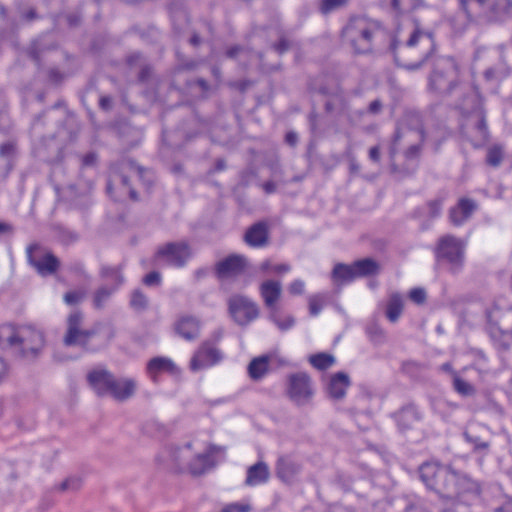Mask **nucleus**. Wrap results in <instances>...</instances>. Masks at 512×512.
I'll return each instance as SVG.
<instances>
[{"mask_svg":"<svg viewBox=\"0 0 512 512\" xmlns=\"http://www.w3.org/2000/svg\"><path fill=\"white\" fill-rule=\"evenodd\" d=\"M224 451L225 449L221 446L191 439L181 446L165 447L159 453L157 460L171 468L201 475L215 466L214 455Z\"/></svg>","mask_w":512,"mask_h":512,"instance_id":"nucleus-1","label":"nucleus"},{"mask_svg":"<svg viewBox=\"0 0 512 512\" xmlns=\"http://www.w3.org/2000/svg\"><path fill=\"white\" fill-rule=\"evenodd\" d=\"M456 108L460 112V130L474 147H482L490 138L486 121V111L478 92L467 87L463 98L457 103Z\"/></svg>","mask_w":512,"mask_h":512,"instance_id":"nucleus-2","label":"nucleus"},{"mask_svg":"<svg viewBox=\"0 0 512 512\" xmlns=\"http://www.w3.org/2000/svg\"><path fill=\"white\" fill-rule=\"evenodd\" d=\"M45 346L44 333L31 325H0V347L28 360L37 358Z\"/></svg>","mask_w":512,"mask_h":512,"instance_id":"nucleus-3","label":"nucleus"},{"mask_svg":"<svg viewBox=\"0 0 512 512\" xmlns=\"http://www.w3.org/2000/svg\"><path fill=\"white\" fill-rule=\"evenodd\" d=\"M392 51L398 66L417 70L433 57L434 38L431 33L415 29L405 43H393Z\"/></svg>","mask_w":512,"mask_h":512,"instance_id":"nucleus-4","label":"nucleus"},{"mask_svg":"<svg viewBox=\"0 0 512 512\" xmlns=\"http://www.w3.org/2000/svg\"><path fill=\"white\" fill-rule=\"evenodd\" d=\"M97 337L95 328H85V315L80 310L70 312L65 321L63 344L67 347H80L84 351L95 352L102 346L92 342Z\"/></svg>","mask_w":512,"mask_h":512,"instance_id":"nucleus-5","label":"nucleus"},{"mask_svg":"<svg viewBox=\"0 0 512 512\" xmlns=\"http://www.w3.org/2000/svg\"><path fill=\"white\" fill-rule=\"evenodd\" d=\"M380 31L378 22L366 17H353L342 31L343 39L357 53H366L372 49V41Z\"/></svg>","mask_w":512,"mask_h":512,"instance_id":"nucleus-6","label":"nucleus"},{"mask_svg":"<svg viewBox=\"0 0 512 512\" xmlns=\"http://www.w3.org/2000/svg\"><path fill=\"white\" fill-rule=\"evenodd\" d=\"M87 380L98 396L111 395L117 401L128 398V380L117 379L105 368H95L87 374Z\"/></svg>","mask_w":512,"mask_h":512,"instance_id":"nucleus-7","label":"nucleus"},{"mask_svg":"<svg viewBox=\"0 0 512 512\" xmlns=\"http://www.w3.org/2000/svg\"><path fill=\"white\" fill-rule=\"evenodd\" d=\"M435 256L440 265L453 273H459L464 266L465 242L452 235H445L438 240Z\"/></svg>","mask_w":512,"mask_h":512,"instance_id":"nucleus-8","label":"nucleus"},{"mask_svg":"<svg viewBox=\"0 0 512 512\" xmlns=\"http://www.w3.org/2000/svg\"><path fill=\"white\" fill-rule=\"evenodd\" d=\"M458 67L454 59L439 57L434 62V69L429 77V87L439 94H449L457 86Z\"/></svg>","mask_w":512,"mask_h":512,"instance_id":"nucleus-9","label":"nucleus"},{"mask_svg":"<svg viewBox=\"0 0 512 512\" xmlns=\"http://www.w3.org/2000/svg\"><path fill=\"white\" fill-rule=\"evenodd\" d=\"M454 469L436 462H425L419 467V475L425 486L445 498L452 490L451 479Z\"/></svg>","mask_w":512,"mask_h":512,"instance_id":"nucleus-10","label":"nucleus"},{"mask_svg":"<svg viewBox=\"0 0 512 512\" xmlns=\"http://www.w3.org/2000/svg\"><path fill=\"white\" fill-rule=\"evenodd\" d=\"M451 484L452 490L446 493L445 498H455L468 504L470 501L478 498L481 494L480 483L466 473L454 470Z\"/></svg>","mask_w":512,"mask_h":512,"instance_id":"nucleus-11","label":"nucleus"},{"mask_svg":"<svg viewBox=\"0 0 512 512\" xmlns=\"http://www.w3.org/2000/svg\"><path fill=\"white\" fill-rule=\"evenodd\" d=\"M190 257V246L184 241L166 243L160 246L155 254L157 262L178 268L185 266Z\"/></svg>","mask_w":512,"mask_h":512,"instance_id":"nucleus-12","label":"nucleus"},{"mask_svg":"<svg viewBox=\"0 0 512 512\" xmlns=\"http://www.w3.org/2000/svg\"><path fill=\"white\" fill-rule=\"evenodd\" d=\"M229 313L233 320L245 326L259 316L258 305L246 296L235 295L228 301Z\"/></svg>","mask_w":512,"mask_h":512,"instance_id":"nucleus-13","label":"nucleus"},{"mask_svg":"<svg viewBox=\"0 0 512 512\" xmlns=\"http://www.w3.org/2000/svg\"><path fill=\"white\" fill-rule=\"evenodd\" d=\"M28 263L42 276L55 273L59 267L58 259L46 252L40 245L31 244L26 249Z\"/></svg>","mask_w":512,"mask_h":512,"instance_id":"nucleus-14","label":"nucleus"},{"mask_svg":"<svg viewBox=\"0 0 512 512\" xmlns=\"http://www.w3.org/2000/svg\"><path fill=\"white\" fill-rule=\"evenodd\" d=\"M222 359L221 351L211 342H203L190 360V369L194 372L211 367Z\"/></svg>","mask_w":512,"mask_h":512,"instance_id":"nucleus-15","label":"nucleus"},{"mask_svg":"<svg viewBox=\"0 0 512 512\" xmlns=\"http://www.w3.org/2000/svg\"><path fill=\"white\" fill-rule=\"evenodd\" d=\"M101 276L105 280H111L113 285L109 287L102 286L96 291L94 295V306L96 308H102L115 290L124 283V276L118 268L103 267Z\"/></svg>","mask_w":512,"mask_h":512,"instance_id":"nucleus-16","label":"nucleus"},{"mask_svg":"<svg viewBox=\"0 0 512 512\" xmlns=\"http://www.w3.org/2000/svg\"><path fill=\"white\" fill-rule=\"evenodd\" d=\"M313 394L311 381L306 373L299 372L289 378V396L298 404L305 403Z\"/></svg>","mask_w":512,"mask_h":512,"instance_id":"nucleus-17","label":"nucleus"},{"mask_svg":"<svg viewBox=\"0 0 512 512\" xmlns=\"http://www.w3.org/2000/svg\"><path fill=\"white\" fill-rule=\"evenodd\" d=\"M246 258L242 255L232 254L215 265L218 278H226L241 273L246 267Z\"/></svg>","mask_w":512,"mask_h":512,"instance_id":"nucleus-18","label":"nucleus"},{"mask_svg":"<svg viewBox=\"0 0 512 512\" xmlns=\"http://www.w3.org/2000/svg\"><path fill=\"white\" fill-rule=\"evenodd\" d=\"M176 333L187 341H193L200 335L201 322L192 315H182L174 325Z\"/></svg>","mask_w":512,"mask_h":512,"instance_id":"nucleus-19","label":"nucleus"},{"mask_svg":"<svg viewBox=\"0 0 512 512\" xmlns=\"http://www.w3.org/2000/svg\"><path fill=\"white\" fill-rule=\"evenodd\" d=\"M259 293L269 313L277 311V303L282 295L281 283L276 280H266L261 283Z\"/></svg>","mask_w":512,"mask_h":512,"instance_id":"nucleus-20","label":"nucleus"},{"mask_svg":"<svg viewBox=\"0 0 512 512\" xmlns=\"http://www.w3.org/2000/svg\"><path fill=\"white\" fill-rule=\"evenodd\" d=\"M247 245L254 248L264 247L268 243V227L264 222H258L249 227L244 235Z\"/></svg>","mask_w":512,"mask_h":512,"instance_id":"nucleus-21","label":"nucleus"},{"mask_svg":"<svg viewBox=\"0 0 512 512\" xmlns=\"http://www.w3.org/2000/svg\"><path fill=\"white\" fill-rule=\"evenodd\" d=\"M476 203L468 198H462L459 200L457 206L450 209V220L451 222L459 226L463 224L475 211Z\"/></svg>","mask_w":512,"mask_h":512,"instance_id":"nucleus-22","label":"nucleus"},{"mask_svg":"<svg viewBox=\"0 0 512 512\" xmlns=\"http://www.w3.org/2000/svg\"><path fill=\"white\" fill-rule=\"evenodd\" d=\"M350 385L349 376L344 372L335 373L327 384V393L334 400L342 399Z\"/></svg>","mask_w":512,"mask_h":512,"instance_id":"nucleus-23","label":"nucleus"},{"mask_svg":"<svg viewBox=\"0 0 512 512\" xmlns=\"http://www.w3.org/2000/svg\"><path fill=\"white\" fill-rule=\"evenodd\" d=\"M489 322L488 332L491 339L501 349H508L512 344V329L503 330L498 324L492 322V312L487 313Z\"/></svg>","mask_w":512,"mask_h":512,"instance_id":"nucleus-24","label":"nucleus"},{"mask_svg":"<svg viewBox=\"0 0 512 512\" xmlns=\"http://www.w3.org/2000/svg\"><path fill=\"white\" fill-rule=\"evenodd\" d=\"M395 419L398 428L402 432H405L414 427L415 423H417L421 419V415L415 406L409 405L399 410L395 414Z\"/></svg>","mask_w":512,"mask_h":512,"instance_id":"nucleus-25","label":"nucleus"},{"mask_svg":"<svg viewBox=\"0 0 512 512\" xmlns=\"http://www.w3.org/2000/svg\"><path fill=\"white\" fill-rule=\"evenodd\" d=\"M269 475L268 466L264 462H257L248 468L245 485L257 486L266 483Z\"/></svg>","mask_w":512,"mask_h":512,"instance_id":"nucleus-26","label":"nucleus"},{"mask_svg":"<svg viewBox=\"0 0 512 512\" xmlns=\"http://www.w3.org/2000/svg\"><path fill=\"white\" fill-rule=\"evenodd\" d=\"M175 370V364L167 357L152 358L147 364V372L153 381H156L157 374L162 372L174 373Z\"/></svg>","mask_w":512,"mask_h":512,"instance_id":"nucleus-27","label":"nucleus"},{"mask_svg":"<svg viewBox=\"0 0 512 512\" xmlns=\"http://www.w3.org/2000/svg\"><path fill=\"white\" fill-rule=\"evenodd\" d=\"M403 307L404 301L402 295L398 292L391 293L386 304L385 315L387 319L391 323L397 322L402 315Z\"/></svg>","mask_w":512,"mask_h":512,"instance_id":"nucleus-28","label":"nucleus"},{"mask_svg":"<svg viewBox=\"0 0 512 512\" xmlns=\"http://www.w3.org/2000/svg\"><path fill=\"white\" fill-rule=\"evenodd\" d=\"M55 47V43L51 37L44 36L33 41L27 52L36 63H39L42 54L50 49H54Z\"/></svg>","mask_w":512,"mask_h":512,"instance_id":"nucleus-29","label":"nucleus"},{"mask_svg":"<svg viewBox=\"0 0 512 512\" xmlns=\"http://www.w3.org/2000/svg\"><path fill=\"white\" fill-rule=\"evenodd\" d=\"M332 280L337 285L350 283L356 279L353 265L338 263L334 266L331 274Z\"/></svg>","mask_w":512,"mask_h":512,"instance_id":"nucleus-30","label":"nucleus"},{"mask_svg":"<svg viewBox=\"0 0 512 512\" xmlns=\"http://www.w3.org/2000/svg\"><path fill=\"white\" fill-rule=\"evenodd\" d=\"M277 475L285 482H290L300 472V467L288 458L281 457L277 462Z\"/></svg>","mask_w":512,"mask_h":512,"instance_id":"nucleus-31","label":"nucleus"},{"mask_svg":"<svg viewBox=\"0 0 512 512\" xmlns=\"http://www.w3.org/2000/svg\"><path fill=\"white\" fill-rule=\"evenodd\" d=\"M352 265L356 278L376 275L379 272L378 263L371 258L357 260Z\"/></svg>","mask_w":512,"mask_h":512,"instance_id":"nucleus-32","label":"nucleus"},{"mask_svg":"<svg viewBox=\"0 0 512 512\" xmlns=\"http://www.w3.org/2000/svg\"><path fill=\"white\" fill-rule=\"evenodd\" d=\"M268 365V356L262 355L260 357L254 358L248 366L249 376L254 380L261 379L267 373Z\"/></svg>","mask_w":512,"mask_h":512,"instance_id":"nucleus-33","label":"nucleus"},{"mask_svg":"<svg viewBox=\"0 0 512 512\" xmlns=\"http://www.w3.org/2000/svg\"><path fill=\"white\" fill-rule=\"evenodd\" d=\"M365 332L370 339V341L374 344H382L386 340V333L383 328L379 325L376 318H371L365 327Z\"/></svg>","mask_w":512,"mask_h":512,"instance_id":"nucleus-34","label":"nucleus"},{"mask_svg":"<svg viewBox=\"0 0 512 512\" xmlns=\"http://www.w3.org/2000/svg\"><path fill=\"white\" fill-rule=\"evenodd\" d=\"M452 386L453 389L463 397H470L476 394L474 385L461 378L457 372H453Z\"/></svg>","mask_w":512,"mask_h":512,"instance_id":"nucleus-35","label":"nucleus"},{"mask_svg":"<svg viewBox=\"0 0 512 512\" xmlns=\"http://www.w3.org/2000/svg\"><path fill=\"white\" fill-rule=\"evenodd\" d=\"M17 155V144L8 141L0 145V158L6 163L7 173L13 168V160Z\"/></svg>","mask_w":512,"mask_h":512,"instance_id":"nucleus-36","label":"nucleus"},{"mask_svg":"<svg viewBox=\"0 0 512 512\" xmlns=\"http://www.w3.org/2000/svg\"><path fill=\"white\" fill-rule=\"evenodd\" d=\"M504 158V146L493 144L487 149L486 163L492 167H498Z\"/></svg>","mask_w":512,"mask_h":512,"instance_id":"nucleus-37","label":"nucleus"},{"mask_svg":"<svg viewBox=\"0 0 512 512\" xmlns=\"http://www.w3.org/2000/svg\"><path fill=\"white\" fill-rule=\"evenodd\" d=\"M309 362L318 370H325L335 363V358L331 354L317 353L309 357Z\"/></svg>","mask_w":512,"mask_h":512,"instance_id":"nucleus-38","label":"nucleus"},{"mask_svg":"<svg viewBox=\"0 0 512 512\" xmlns=\"http://www.w3.org/2000/svg\"><path fill=\"white\" fill-rule=\"evenodd\" d=\"M512 8L506 6H500L498 3H494L491 5L489 12L487 14V21L489 22H501L504 21L509 11Z\"/></svg>","mask_w":512,"mask_h":512,"instance_id":"nucleus-39","label":"nucleus"},{"mask_svg":"<svg viewBox=\"0 0 512 512\" xmlns=\"http://www.w3.org/2000/svg\"><path fill=\"white\" fill-rule=\"evenodd\" d=\"M463 436L469 444L473 446V450L475 452H485L487 453L490 447L488 441L481 439L479 436L472 434L470 431H465Z\"/></svg>","mask_w":512,"mask_h":512,"instance_id":"nucleus-40","label":"nucleus"},{"mask_svg":"<svg viewBox=\"0 0 512 512\" xmlns=\"http://www.w3.org/2000/svg\"><path fill=\"white\" fill-rule=\"evenodd\" d=\"M269 319L281 330L286 331L292 328L295 324V319L293 316H286L284 319H280L277 311H272L269 313Z\"/></svg>","mask_w":512,"mask_h":512,"instance_id":"nucleus-41","label":"nucleus"},{"mask_svg":"<svg viewBox=\"0 0 512 512\" xmlns=\"http://www.w3.org/2000/svg\"><path fill=\"white\" fill-rule=\"evenodd\" d=\"M488 0H460L461 8L465 11L468 18H473L476 15V11L473 5H478L479 8H483Z\"/></svg>","mask_w":512,"mask_h":512,"instance_id":"nucleus-42","label":"nucleus"},{"mask_svg":"<svg viewBox=\"0 0 512 512\" xmlns=\"http://www.w3.org/2000/svg\"><path fill=\"white\" fill-rule=\"evenodd\" d=\"M82 486V481L78 477H70L64 480L56 489L65 492V491H78Z\"/></svg>","mask_w":512,"mask_h":512,"instance_id":"nucleus-43","label":"nucleus"},{"mask_svg":"<svg viewBox=\"0 0 512 512\" xmlns=\"http://www.w3.org/2000/svg\"><path fill=\"white\" fill-rule=\"evenodd\" d=\"M17 474L12 464L6 460H0V479H16Z\"/></svg>","mask_w":512,"mask_h":512,"instance_id":"nucleus-44","label":"nucleus"},{"mask_svg":"<svg viewBox=\"0 0 512 512\" xmlns=\"http://www.w3.org/2000/svg\"><path fill=\"white\" fill-rule=\"evenodd\" d=\"M131 305L137 310H143L148 306V298L139 290H134Z\"/></svg>","mask_w":512,"mask_h":512,"instance_id":"nucleus-45","label":"nucleus"},{"mask_svg":"<svg viewBox=\"0 0 512 512\" xmlns=\"http://www.w3.org/2000/svg\"><path fill=\"white\" fill-rule=\"evenodd\" d=\"M323 301V296L319 294L309 297V312L312 316H317L321 312Z\"/></svg>","mask_w":512,"mask_h":512,"instance_id":"nucleus-46","label":"nucleus"},{"mask_svg":"<svg viewBox=\"0 0 512 512\" xmlns=\"http://www.w3.org/2000/svg\"><path fill=\"white\" fill-rule=\"evenodd\" d=\"M347 0H322L320 5V11L323 14H328L340 7H342Z\"/></svg>","mask_w":512,"mask_h":512,"instance_id":"nucleus-47","label":"nucleus"},{"mask_svg":"<svg viewBox=\"0 0 512 512\" xmlns=\"http://www.w3.org/2000/svg\"><path fill=\"white\" fill-rule=\"evenodd\" d=\"M404 512H430V510L422 500L416 499L407 504Z\"/></svg>","mask_w":512,"mask_h":512,"instance_id":"nucleus-48","label":"nucleus"},{"mask_svg":"<svg viewBox=\"0 0 512 512\" xmlns=\"http://www.w3.org/2000/svg\"><path fill=\"white\" fill-rule=\"evenodd\" d=\"M251 506L248 503H231L226 505L221 512H250Z\"/></svg>","mask_w":512,"mask_h":512,"instance_id":"nucleus-49","label":"nucleus"},{"mask_svg":"<svg viewBox=\"0 0 512 512\" xmlns=\"http://www.w3.org/2000/svg\"><path fill=\"white\" fill-rule=\"evenodd\" d=\"M409 298L416 304H422L426 300V292L423 288H413L409 292Z\"/></svg>","mask_w":512,"mask_h":512,"instance_id":"nucleus-50","label":"nucleus"},{"mask_svg":"<svg viewBox=\"0 0 512 512\" xmlns=\"http://www.w3.org/2000/svg\"><path fill=\"white\" fill-rule=\"evenodd\" d=\"M142 281L147 286H158L161 283V274L157 271H152L145 275Z\"/></svg>","mask_w":512,"mask_h":512,"instance_id":"nucleus-51","label":"nucleus"},{"mask_svg":"<svg viewBox=\"0 0 512 512\" xmlns=\"http://www.w3.org/2000/svg\"><path fill=\"white\" fill-rule=\"evenodd\" d=\"M138 177L144 182L147 187H150L154 181L153 173L149 170H145L139 166L135 167Z\"/></svg>","mask_w":512,"mask_h":512,"instance_id":"nucleus-52","label":"nucleus"},{"mask_svg":"<svg viewBox=\"0 0 512 512\" xmlns=\"http://www.w3.org/2000/svg\"><path fill=\"white\" fill-rule=\"evenodd\" d=\"M84 297V293L81 291H70L64 295V301L68 305H74L79 303Z\"/></svg>","mask_w":512,"mask_h":512,"instance_id":"nucleus-53","label":"nucleus"},{"mask_svg":"<svg viewBox=\"0 0 512 512\" xmlns=\"http://www.w3.org/2000/svg\"><path fill=\"white\" fill-rule=\"evenodd\" d=\"M305 283L304 281L297 279L291 282L288 287V291L292 295H301L304 292Z\"/></svg>","mask_w":512,"mask_h":512,"instance_id":"nucleus-54","label":"nucleus"},{"mask_svg":"<svg viewBox=\"0 0 512 512\" xmlns=\"http://www.w3.org/2000/svg\"><path fill=\"white\" fill-rule=\"evenodd\" d=\"M273 48L277 53L283 54L289 50L290 43L286 38L281 37L280 40L273 45Z\"/></svg>","mask_w":512,"mask_h":512,"instance_id":"nucleus-55","label":"nucleus"},{"mask_svg":"<svg viewBox=\"0 0 512 512\" xmlns=\"http://www.w3.org/2000/svg\"><path fill=\"white\" fill-rule=\"evenodd\" d=\"M60 241L64 244H70L75 242L78 239L77 234L71 231H62L60 233Z\"/></svg>","mask_w":512,"mask_h":512,"instance_id":"nucleus-56","label":"nucleus"},{"mask_svg":"<svg viewBox=\"0 0 512 512\" xmlns=\"http://www.w3.org/2000/svg\"><path fill=\"white\" fill-rule=\"evenodd\" d=\"M428 207H429V213H430L431 217H437V216H439V214L441 212L442 202L440 200L431 201L428 204Z\"/></svg>","mask_w":512,"mask_h":512,"instance_id":"nucleus-57","label":"nucleus"},{"mask_svg":"<svg viewBox=\"0 0 512 512\" xmlns=\"http://www.w3.org/2000/svg\"><path fill=\"white\" fill-rule=\"evenodd\" d=\"M246 50L244 47L235 45L227 49L226 55L228 58L235 59L241 53H244Z\"/></svg>","mask_w":512,"mask_h":512,"instance_id":"nucleus-58","label":"nucleus"},{"mask_svg":"<svg viewBox=\"0 0 512 512\" xmlns=\"http://www.w3.org/2000/svg\"><path fill=\"white\" fill-rule=\"evenodd\" d=\"M421 147L420 145L414 144L411 145L406 151H405V157L407 159H413L419 156Z\"/></svg>","mask_w":512,"mask_h":512,"instance_id":"nucleus-59","label":"nucleus"},{"mask_svg":"<svg viewBox=\"0 0 512 512\" xmlns=\"http://www.w3.org/2000/svg\"><path fill=\"white\" fill-rule=\"evenodd\" d=\"M348 158H349V169L352 173H357L359 172L360 170V165L358 164V162L356 161L355 157L351 154V153H348L347 154Z\"/></svg>","mask_w":512,"mask_h":512,"instance_id":"nucleus-60","label":"nucleus"},{"mask_svg":"<svg viewBox=\"0 0 512 512\" xmlns=\"http://www.w3.org/2000/svg\"><path fill=\"white\" fill-rule=\"evenodd\" d=\"M443 512H470L467 505L454 504L452 507L443 510Z\"/></svg>","mask_w":512,"mask_h":512,"instance_id":"nucleus-61","label":"nucleus"},{"mask_svg":"<svg viewBox=\"0 0 512 512\" xmlns=\"http://www.w3.org/2000/svg\"><path fill=\"white\" fill-rule=\"evenodd\" d=\"M369 158L374 162H379L380 160V149L378 146L371 147L369 149Z\"/></svg>","mask_w":512,"mask_h":512,"instance_id":"nucleus-62","label":"nucleus"},{"mask_svg":"<svg viewBox=\"0 0 512 512\" xmlns=\"http://www.w3.org/2000/svg\"><path fill=\"white\" fill-rule=\"evenodd\" d=\"M100 107L103 110H109L112 107V98L109 96H103L100 98Z\"/></svg>","mask_w":512,"mask_h":512,"instance_id":"nucleus-63","label":"nucleus"},{"mask_svg":"<svg viewBox=\"0 0 512 512\" xmlns=\"http://www.w3.org/2000/svg\"><path fill=\"white\" fill-rule=\"evenodd\" d=\"M262 188L266 194H272L276 191V183L273 181H267L262 184Z\"/></svg>","mask_w":512,"mask_h":512,"instance_id":"nucleus-64","label":"nucleus"}]
</instances>
